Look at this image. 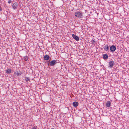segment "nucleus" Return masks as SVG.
<instances>
[{
  "label": "nucleus",
  "mask_w": 129,
  "mask_h": 129,
  "mask_svg": "<svg viewBox=\"0 0 129 129\" xmlns=\"http://www.w3.org/2000/svg\"><path fill=\"white\" fill-rule=\"evenodd\" d=\"M75 16L78 18H82L83 17L82 13L81 12L77 11L74 14Z\"/></svg>",
  "instance_id": "nucleus-1"
},
{
  "label": "nucleus",
  "mask_w": 129,
  "mask_h": 129,
  "mask_svg": "<svg viewBox=\"0 0 129 129\" xmlns=\"http://www.w3.org/2000/svg\"><path fill=\"white\" fill-rule=\"evenodd\" d=\"M49 62L48 66H54L55 64L57 63V60H52L50 61H49Z\"/></svg>",
  "instance_id": "nucleus-2"
},
{
  "label": "nucleus",
  "mask_w": 129,
  "mask_h": 129,
  "mask_svg": "<svg viewBox=\"0 0 129 129\" xmlns=\"http://www.w3.org/2000/svg\"><path fill=\"white\" fill-rule=\"evenodd\" d=\"M114 62L113 61H110L109 62L108 67L110 68H112L113 67V66L114 64Z\"/></svg>",
  "instance_id": "nucleus-3"
},
{
  "label": "nucleus",
  "mask_w": 129,
  "mask_h": 129,
  "mask_svg": "<svg viewBox=\"0 0 129 129\" xmlns=\"http://www.w3.org/2000/svg\"><path fill=\"white\" fill-rule=\"evenodd\" d=\"M116 49V47L113 45L111 46L110 47V50L112 52H113L115 51Z\"/></svg>",
  "instance_id": "nucleus-4"
},
{
  "label": "nucleus",
  "mask_w": 129,
  "mask_h": 129,
  "mask_svg": "<svg viewBox=\"0 0 129 129\" xmlns=\"http://www.w3.org/2000/svg\"><path fill=\"white\" fill-rule=\"evenodd\" d=\"M18 4L16 2L14 3L12 5L13 8L14 9H15L17 7Z\"/></svg>",
  "instance_id": "nucleus-5"
},
{
  "label": "nucleus",
  "mask_w": 129,
  "mask_h": 129,
  "mask_svg": "<svg viewBox=\"0 0 129 129\" xmlns=\"http://www.w3.org/2000/svg\"><path fill=\"white\" fill-rule=\"evenodd\" d=\"M72 36L73 38L75 39L76 41H78L79 40V37L75 35L74 34L72 35Z\"/></svg>",
  "instance_id": "nucleus-6"
},
{
  "label": "nucleus",
  "mask_w": 129,
  "mask_h": 129,
  "mask_svg": "<svg viewBox=\"0 0 129 129\" xmlns=\"http://www.w3.org/2000/svg\"><path fill=\"white\" fill-rule=\"evenodd\" d=\"M109 46L107 45H106L104 47V49L105 51H107L109 49Z\"/></svg>",
  "instance_id": "nucleus-7"
},
{
  "label": "nucleus",
  "mask_w": 129,
  "mask_h": 129,
  "mask_svg": "<svg viewBox=\"0 0 129 129\" xmlns=\"http://www.w3.org/2000/svg\"><path fill=\"white\" fill-rule=\"evenodd\" d=\"M103 57L104 59H107L108 57V55L107 54H103Z\"/></svg>",
  "instance_id": "nucleus-8"
},
{
  "label": "nucleus",
  "mask_w": 129,
  "mask_h": 129,
  "mask_svg": "<svg viewBox=\"0 0 129 129\" xmlns=\"http://www.w3.org/2000/svg\"><path fill=\"white\" fill-rule=\"evenodd\" d=\"M14 73L17 76H20L22 74V73H21L20 71L19 70L16 71Z\"/></svg>",
  "instance_id": "nucleus-9"
},
{
  "label": "nucleus",
  "mask_w": 129,
  "mask_h": 129,
  "mask_svg": "<svg viewBox=\"0 0 129 129\" xmlns=\"http://www.w3.org/2000/svg\"><path fill=\"white\" fill-rule=\"evenodd\" d=\"M111 102L109 101H108L106 103V106L107 107H109L111 106Z\"/></svg>",
  "instance_id": "nucleus-10"
},
{
  "label": "nucleus",
  "mask_w": 129,
  "mask_h": 129,
  "mask_svg": "<svg viewBox=\"0 0 129 129\" xmlns=\"http://www.w3.org/2000/svg\"><path fill=\"white\" fill-rule=\"evenodd\" d=\"M50 57L48 55H46L44 56V59L46 60H48L49 59Z\"/></svg>",
  "instance_id": "nucleus-11"
},
{
  "label": "nucleus",
  "mask_w": 129,
  "mask_h": 129,
  "mask_svg": "<svg viewBox=\"0 0 129 129\" xmlns=\"http://www.w3.org/2000/svg\"><path fill=\"white\" fill-rule=\"evenodd\" d=\"M73 105L74 106L76 107L78 106V103L76 102H74L73 103Z\"/></svg>",
  "instance_id": "nucleus-12"
},
{
  "label": "nucleus",
  "mask_w": 129,
  "mask_h": 129,
  "mask_svg": "<svg viewBox=\"0 0 129 129\" xmlns=\"http://www.w3.org/2000/svg\"><path fill=\"white\" fill-rule=\"evenodd\" d=\"M6 73L7 74H10L11 72V70L10 69H7L6 70Z\"/></svg>",
  "instance_id": "nucleus-13"
},
{
  "label": "nucleus",
  "mask_w": 129,
  "mask_h": 129,
  "mask_svg": "<svg viewBox=\"0 0 129 129\" xmlns=\"http://www.w3.org/2000/svg\"><path fill=\"white\" fill-rule=\"evenodd\" d=\"M90 42L91 44L94 45H95V41L94 40L92 39L91 41Z\"/></svg>",
  "instance_id": "nucleus-14"
},
{
  "label": "nucleus",
  "mask_w": 129,
  "mask_h": 129,
  "mask_svg": "<svg viewBox=\"0 0 129 129\" xmlns=\"http://www.w3.org/2000/svg\"><path fill=\"white\" fill-rule=\"evenodd\" d=\"M24 79L26 82L28 81H30V79L29 77H25V78Z\"/></svg>",
  "instance_id": "nucleus-15"
},
{
  "label": "nucleus",
  "mask_w": 129,
  "mask_h": 129,
  "mask_svg": "<svg viewBox=\"0 0 129 129\" xmlns=\"http://www.w3.org/2000/svg\"><path fill=\"white\" fill-rule=\"evenodd\" d=\"M23 59L24 60L27 61L28 59V57L27 56H24L23 57Z\"/></svg>",
  "instance_id": "nucleus-16"
},
{
  "label": "nucleus",
  "mask_w": 129,
  "mask_h": 129,
  "mask_svg": "<svg viewBox=\"0 0 129 129\" xmlns=\"http://www.w3.org/2000/svg\"><path fill=\"white\" fill-rule=\"evenodd\" d=\"M12 2V1L11 0H9L8 2V3L9 4L10 3Z\"/></svg>",
  "instance_id": "nucleus-17"
},
{
  "label": "nucleus",
  "mask_w": 129,
  "mask_h": 129,
  "mask_svg": "<svg viewBox=\"0 0 129 129\" xmlns=\"http://www.w3.org/2000/svg\"><path fill=\"white\" fill-rule=\"evenodd\" d=\"M32 129H36V127L34 126L33 128Z\"/></svg>",
  "instance_id": "nucleus-18"
},
{
  "label": "nucleus",
  "mask_w": 129,
  "mask_h": 129,
  "mask_svg": "<svg viewBox=\"0 0 129 129\" xmlns=\"http://www.w3.org/2000/svg\"><path fill=\"white\" fill-rule=\"evenodd\" d=\"M51 129H54L53 128H51Z\"/></svg>",
  "instance_id": "nucleus-19"
}]
</instances>
